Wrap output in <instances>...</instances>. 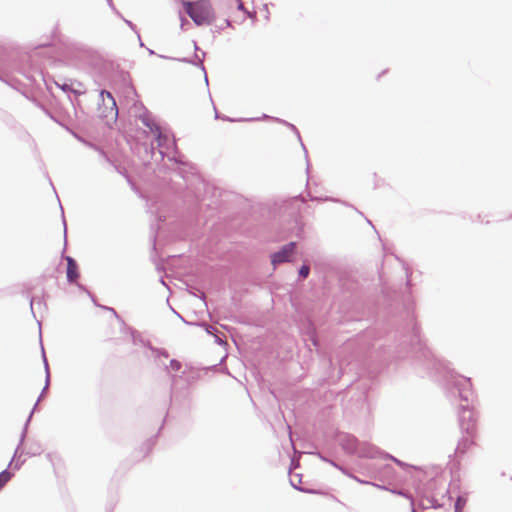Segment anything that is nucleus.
<instances>
[{
    "mask_svg": "<svg viewBox=\"0 0 512 512\" xmlns=\"http://www.w3.org/2000/svg\"><path fill=\"white\" fill-rule=\"evenodd\" d=\"M407 313L410 325L409 334L407 335L410 351L407 357L412 359L415 367L422 368L430 376L441 378L448 386L451 394L457 395L462 402H465V404H460L458 411L460 430L462 434L476 433L477 416L470 406L473 401L471 379L457 373L449 362L438 359L433 355L423 343L414 317L410 315L409 311Z\"/></svg>",
    "mask_w": 512,
    "mask_h": 512,
    "instance_id": "obj_1",
    "label": "nucleus"
},
{
    "mask_svg": "<svg viewBox=\"0 0 512 512\" xmlns=\"http://www.w3.org/2000/svg\"><path fill=\"white\" fill-rule=\"evenodd\" d=\"M336 440L341 448L348 454H357L360 458L390 459L400 467L405 465L403 461L380 450L377 446L368 442H360L357 437L350 433L339 432L337 433Z\"/></svg>",
    "mask_w": 512,
    "mask_h": 512,
    "instance_id": "obj_2",
    "label": "nucleus"
},
{
    "mask_svg": "<svg viewBox=\"0 0 512 512\" xmlns=\"http://www.w3.org/2000/svg\"><path fill=\"white\" fill-rule=\"evenodd\" d=\"M182 7L196 26L212 25L216 20V13L210 0H183Z\"/></svg>",
    "mask_w": 512,
    "mask_h": 512,
    "instance_id": "obj_3",
    "label": "nucleus"
},
{
    "mask_svg": "<svg viewBox=\"0 0 512 512\" xmlns=\"http://www.w3.org/2000/svg\"><path fill=\"white\" fill-rule=\"evenodd\" d=\"M41 350H42V360H43V363H44V368H45V385L36 401V403L34 404L30 414L28 415L25 423H24V426H23V429H22V432H21V435H20V439H19V443L16 447V450H15V455L17 454L19 448L21 445L24 444L25 440H26V437H27V433H28V427H29V424L32 420V417H33V414L34 412L37 410L38 408V403L41 401V399L46 395V393L48 392V389H49V385H50V371H49V364H48V361H47V358H46V354H45V351H44V348L43 346L41 345Z\"/></svg>",
    "mask_w": 512,
    "mask_h": 512,
    "instance_id": "obj_4",
    "label": "nucleus"
},
{
    "mask_svg": "<svg viewBox=\"0 0 512 512\" xmlns=\"http://www.w3.org/2000/svg\"><path fill=\"white\" fill-rule=\"evenodd\" d=\"M99 117L106 120L116 121L118 118V108L116 100L107 90H101L98 102Z\"/></svg>",
    "mask_w": 512,
    "mask_h": 512,
    "instance_id": "obj_5",
    "label": "nucleus"
},
{
    "mask_svg": "<svg viewBox=\"0 0 512 512\" xmlns=\"http://www.w3.org/2000/svg\"><path fill=\"white\" fill-rule=\"evenodd\" d=\"M121 332L129 334L134 345L141 344L147 347L153 353H157V356L164 355L165 358L169 357V353L166 349L154 347L151 342L149 340H145L141 333L135 328L124 324V327L121 328Z\"/></svg>",
    "mask_w": 512,
    "mask_h": 512,
    "instance_id": "obj_6",
    "label": "nucleus"
},
{
    "mask_svg": "<svg viewBox=\"0 0 512 512\" xmlns=\"http://www.w3.org/2000/svg\"><path fill=\"white\" fill-rule=\"evenodd\" d=\"M297 243L291 241L283 245L278 251L271 254V264L274 268L278 265L291 261L292 256L296 253Z\"/></svg>",
    "mask_w": 512,
    "mask_h": 512,
    "instance_id": "obj_7",
    "label": "nucleus"
},
{
    "mask_svg": "<svg viewBox=\"0 0 512 512\" xmlns=\"http://www.w3.org/2000/svg\"><path fill=\"white\" fill-rule=\"evenodd\" d=\"M158 153H159L161 159H164L166 157L169 161L174 162L179 166L187 165V163L184 161V156L179 152V150L177 148L175 139H173V141L171 143L170 150H167V151L159 150Z\"/></svg>",
    "mask_w": 512,
    "mask_h": 512,
    "instance_id": "obj_8",
    "label": "nucleus"
},
{
    "mask_svg": "<svg viewBox=\"0 0 512 512\" xmlns=\"http://www.w3.org/2000/svg\"><path fill=\"white\" fill-rule=\"evenodd\" d=\"M476 433L463 434L455 448L454 457L462 458L468 449L474 444Z\"/></svg>",
    "mask_w": 512,
    "mask_h": 512,
    "instance_id": "obj_9",
    "label": "nucleus"
},
{
    "mask_svg": "<svg viewBox=\"0 0 512 512\" xmlns=\"http://www.w3.org/2000/svg\"><path fill=\"white\" fill-rule=\"evenodd\" d=\"M15 458L16 455L14 454L11 461L8 464V467L0 472V491L5 487V485L12 479L14 475L13 472L9 470V468L13 466L14 470H19L25 462V460H17L14 463Z\"/></svg>",
    "mask_w": 512,
    "mask_h": 512,
    "instance_id": "obj_10",
    "label": "nucleus"
},
{
    "mask_svg": "<svg viewBox=\"0 0 512 512\" xmlns=\"http://www.w3.org/2000/svg\"><path fill=\"white\" fill-rule=\"evenodd\" d=\"M67 262L66 277L69 284H74L80 278L79 266L77 261L71 256H64Z\"/></svg>",
    "mask_w": 512,
    "mask_h": 512,
    "instance_id": "obj_11",
    "label": "nucleus"
},
{
    "mask_svg": "<svg viewBox=\"0 0 512 512\" xmlns=\"http://www.w3.org/2000/svg\"><path fill=\"white\" fill-rule=\"evenodd\" d=\"M205 55H206V53L202 52V57L201 58L199 57V55L197 53H195L194 54V59H190V58H186V57H183V58H172V59L173 60H177L179 62H183V63H189V64H192L194 66L199 67L201 69V71H203L205 83H206V85H208V83H209L208 76H207V73H206L205 66L203 64V59H204ZM160 57L164 58V59H171L170 57L163 56V55H160Z\"/></svg>",
    "mask_w": 512,
    "mask_h": 512,
    "instance_id": "obj_12",
    "label": "nucleus"
},
{
    "mask_svg": "<svg viewBox=\"0 0 512 512\" xmlns=\"http://www.w3.org/2000/svg\"><path fill=\"white\" fill-rule=\"evenodd\" d=\"M154 356H155V363L157 366L163 368V370L165 371V373L167 375L170 376L171 378V384H172V387H171V398L174 396V386L176 385V382L178 379H181L182 376H177V375H172L169 371V364H166V362L164 361L166 358L164 357V355H159L157 356V353H154Z\"/></svg>",
    "mask_w": 512,
    "mask_h": 512,
    "instance_id": "obj_13",
    "label": "nucleus"
},
{
    "mask_svg": "<svg viewBox=\"0 0 512 512\" xmlns=\"http://www.w3.org/2000/svg\"><path fill=\"white\" fill-rule=\"evenodd\" d=\"M20 447H22V445ZM43 451H44V448H43L42 444L40 443V441L31 440L28 443L26 450H21V448H19L17 453H20V456L25 454L29 457H33V456H38V455L42 454ZM17 455L18 454H16V456Z\"/></svg>",
    "mask_w": 512,
    "mask_h": 512,
    "instance_id": "obj_14",
    "label": "nucleus"
},
{
    "mask_svg": "<svg viewBox=\"0 0 512 512\" xmlns=\"http://www.w3.org/2000/svg\"><path fill=\"white\" fill-rule=\"evenodd\" d=\"M140 121L144 126L149 128V130L153 133L154 136L160 135V126L153 120L150 114L144 113L139 116Z\"/></svg>",
    "mask_w": 512,
    "mask_h": 512,
    "instance_id": "obj_15",
    "label": "nucleus"
},
{
    "mask_svg": "<svg viewBox=\"0 0 512 512\" xmlns=\"http://www.w3.org/2000/svg\"><path fill=\"white\" fill-rule=\"evenodd\" d=\"M154 137H155V141L157 143V146H158L159 150H164V151L170 150L171 143H172L173 140H170V137H169V135L166 132H164L160 128V135H159V137L158 136H154Z\"/></svg>",
    "mask_w": 512,
    "mask_h": 512,
    "instance_id": "obj_16",
    "label": "nucleus"
},
{
    "mask_svg": "<svg viewBox=\"0 0 512 512\" xmlns=\"http://www.w3.org/2000/svg\"><path fill=\"white\" fill-rule=\"evenodd\" d=\"M30 309H31V312H32L34 318L37 319L36 310H38L40 312L45 311L47 309V305L43 299L37 298V297H31L30 298Z\"/></svg>",
    "mask_w": 512,
    "mask_h": 512,
    "instance_id": "obj_17",
    "label": "nucleus"
},
{
    "mask_svg": "<svg viewBox=\"0 0 512 512\" xmlns=\"http://www.w3.org/2000/svg\"><path fill=\"white\" fill-rule=\"evenodd\" d=\"M306 336H307V339L312 343V345L314 347L317 348L320 346L319 339H318L317 333H316V328L313 325V323L310 321L308 322L307 327H306Z\"/></svg>",
    "mask_w": 512,
    "mask_h": 512,
    "instance_id": "obj_18",
    "label": "nucleus"
},
{
    "mask_svg": "<svg viewBox=\"0 0 512 512\" xmlns=\"http://www.w3.org/2000/svg\"><path fill=\"white\" fill-rule=\"evenodd\" d=\"M290 484H291V486L294 489H296L298 491H301V492H304V493H310V494H316L317 493L316 490L305 489V488L300 486V484H301V475L300 474L291 475L290 476Z\"/></svg>",
    "mask_w": 512,
    "mask_h": 512,
    "instance_id": "obj_19",
    "label": "nucleus"
},
{
    "mask_svg": "<svg viewBox=\"0 0 512 512\" xmlns=\"http://www.w3.org/2000/svg\"><path fill=\"white\" fill-rule=\"evenodd\" d=\"M276 122L281 123V124L287 126L288 128H290L296 134V136H297L298 140L300 141L301 146H302V148H303V150L305 152V157L307 158L308 157L307 150H306V147H305V145L303 144V142L301 140V136H300V133H299V130L297 129V127L294 124L289 123L286 120H283V119H280V118L276 119Z\"/></svg>",
    "mask_w": 512,
    "mask_h": 512,
    "instance_id": "obj_20",
    "label": "nucleus"
},
{
    "mask_svg": "<svg viewBox=\"0 0 512 512\" xmlns=\"http://www.w3.org/2000/svg\"><path fill=\"white\" fill-rule=\"evenodd\" d=\"M74 136H75L78 140H80V141H82L83 143H85L86 145H88L89 147H91V148H93L94 150L98 151V152H99V155H100V156H101L105 161H107V162H111L110 157H109V156L107 155V153H106L104 150H102L100 147L96 146V145H95V144H93V143H90V142L85 141L83 138H81V137L77 136L76 134H74Z\"/></svg>",
    "mask_w": 512,
    "mask_h": 512,
    "instance_id": "obj_21",
    "label": "nucleus"
},
{
    "mask_svg": "<svg viewBox=\"0 0 512 512\" xmlns=\"http://www.w3.org/2000/svg\"><path fill=\"white\" fill-rule=\"evenodd\" d=\"M467 503L465 495H458L454 503V512H462Z\"/></svg>",
    "mask_w": 512,
    "mask_h": 512,
    "instance_id": "obj_22",
    "label": "nucleus"
},
{
    "mask_svg": "<svg viewBox=\"0 0 512 512\" xmlns=\"http://www.w3.org/2000/svg\"><path fill=\"white\" fill-rule=\"evenodd\" d=\"M57 86L64 92H72L75 96H79L82 94L81 91H78L72 87L71 83L63 82L62 84L56 83Z\"/></svg>",
    "mask_w": 512,
    "mask_h": 512,
    "instance_id": "obj_23",
    "label": "nucleus"
},
{
    "mask_svg": "<svg viewBox=\"0 0 512 512\" xmlns=\"http://www.w3.org/2000/svg\"><path fill=\"white\" fill-rule=\"evenodd\" d=\"M214 111H215V119H220V120L228 121V122H244V120H245L243 118H232V117L220 114L217 111L215 106H214Z\"/></svg>",
    "mask_w": 512,
    "mask_h": 512,
    "instance_id": "obj_24",
    "label": "nucleus"
},
{
    "mask_svg": "<svg viewBox=\"0 0 512 512\" xmlns=\"http://www.w3.org/2000/svg\"><path fill=\"white\" fill-rule=\"evenodd\" d=\"M310 274V266L307 263H303L298 269V276L300 279H306Z\"/></svg>",
    "mask_w": 512,
    "mask_h": 512,
    "instance_id": "obj_25",
    "label": "nucleus"
},
{
    "mask_svg": "<svg viewBox=\"0 0 512 512\" xmlns=\"http://www.w3.org/2000/svg\"><path fill=\"white\" fill-rule=\"evenodd\" d=\"M118 77L124 86L130 85L131 79L128 72L120 70L118 71Z\"/></svg>",
    "mask_w": 512,
    "mask_h": 512,
    "instance_id": "obj_26",
    "label": "nucleus"
},
{
    "mask_svg": "<svg viewBox=\"0 0 512 512\" xmlns=\"http://www.w3.org/2000/svg\"><path fill=\"white\" fill-rule=\"evenodd\" d=\"M205 330H206V332L209 335H214L215 336L216 343H218V344H222L223 343V341L216 335V333H218V329L216 327L211 326V325H206Z\"/></svg>",
    "mask_w": 512,
    "mask_h": 512,
    "instance_id": "obj_27",
    "label": "nucleus"
},
{
    "mask_svg": "<svg viewBox=\"0 0 512 512\" xmlns=\"http://www.w3.org/2000/svg\"><path fill=\"white\" fill-rule=\"evenodd\" d=\"M309 198L311 201H318V202H324V201H333V202H340V200L338 199H335V198H332V197H316V196H312L310 193L308 194ZM342 204L344 205H347L345 202H342Z\"/></svg>",
    "mask_w": 512,
    "mask_h": 512,
    "instance_id": "obj_28",
    "label": "nucleus"
},
{
    "mask_svg": "<svg viewBox=\"0 0 512 512\" xmlns=\"http://www.w3.org/2000/svg\"><path fill=\"white\" fill-rule=\"evenodd\" d=\"M100 307V305H98ZM101 308H103L104 310H107V311H110L111 314H113L115 316V318L119 321V323H121L122 327H124V324L125 321L123 320V318L117 313V311L112 308V307H108V306H101Z\"/></svg>",
    "mask_w": 512,
    "mask_h": 512,
    "instance_id": "obj_29",
    "label": "nucleus"
},
{
    "mask_svg": "<svg viewBox=\"0 0 512 512\" xmlns=\"http://www.w3.org/2000/svg\"><path fill=\"white\" fill-rule=\"evenodd\" d=\"M182 368V363L177 359H171L169 361V370L179 371Z\"/></svg>",
    "mask_w": 512,
    "mask_h": 512,
    "instance_id": "obj_30",
    "label": "nucleus"
},
{
    "mask_svg": "<svg viewBox=\"0 0 512 512\" xmlns=\"http://www.w3.org/2000/svg\"><path fill=\"white\" fill-rule=\"evenodd\" d=\"M74 284H75V285H76L80 290L85 291V292H86V293L91 297V299H92L93 303H94L96 306H98V304L96 303V300H95L94 295H92V294L90 293V291H89V290H88V289H87L83 284L79 283L78 281H76V283H74Z\"/></svg>",
    "mask_w": 512,
    "mask_h": 512,
    "instance_id": "obj_31",
    "label": "nucleus"
},
{
    "mask_svg": "<svg viewBox=\"0 0 512 512\" xmlns=\"http://www.w3.org/2000/svg\"><path fill=\"white\" fill-rule=\"evenodd\" d=\"M156 438H157V435H155L154 437H151L150 439H148L146 441V443L144 444L145 447H146V450L147 452H149L150 450H152V448L154 447V445L156 444Z\"/></svg>",
    "mask_w": 512,
    "mask_h": 512,
    "instance_id": "obj_32",
    "label": "nucleus"
},
{
    "mask_svg": "<svg viewBox=\"0 0 512 512\" xmlns=\"http://www.w3.org/2000/svg\"><path fill=\"white\" fill-rule=\"evenodd\" d=\"M248 120L247 121H259V120H265V119H269V120H274L276 121V119H278L277 117H272V116H269L267 114H263L261 117H256V118H247Z\"/></svg>",
    "mask_w": 512,
    "mask_h": 512,
    "instance_id": "obj_33",
    "label": "nucleus"
},
{
    "mask_svg": "<svg viewBox=\"0 0 512 512\" xmlns=\"http://www.w3.org/2000/svg\"><path fill=\"white\" fill-rule=\"evenodd\" d=\"M120 17L124 20V22H125V23H126V24H127V25H128V26H129V27H130L134 32H135V33H137V32H138L137 27H136V25H135L133 22H131L130 20H127V19L123 18L122 16H120Z\"/></svg>",
    "mask_w": 512,
    "mask_h": 512,
    "instance_id": "obj_34",
    "label": "nucleus"
},
{
    "mask_svg": "<svg viewBox=\"0 0 512 512\" xmlns=\"http://www.w3.org/2000/svg\"><path fill=\"white\" fill-rule=\"evenodd\" d=\"M337 469H338V470H340L344 475H346V476H348V477L352 478L353 474H351V473L349 472V470H348L347 468H345L344 466L339 465Z\"/></svg>",
    "mask_w": 512,
    "mask_h": 512,
    "instance_id": "obj_35",
    "label": "nucleus"
},
{
    "mask_svg": "<svg viewBox=\"0 0 512 512\" xmlns=\"http://www.w3.org/2000/svg\"><path fill=\"white\" fill-rule=\"evenodd\" d=\"M145 151L147 154H150L151 157H153V155L155 154V148L153 146V144H151L149 147L148 146H145Z\"/></svg>",
    "mask_w": 512,
    "mask_h": 512,
    "instance_id": "obj_36",
    "label": "nucleus"
},
{
    "mask_svg": "<svg viewBox=\"0 0 512 512\" xmlns=\"http://www.w3.org/2000/svg\"><path fill=\"white\" fill-rule=\"evenodd\" d=\"M406 273V285L409 287L411 285L410 276L412 274L411 271L407 267L404 268Z\"/></svg>",
    "mask_w": 512,
    "mask_h": 512,
    "instance_id": "obj_37",
    "label": "nucleus"
},
{
    "mask_svg": "<svg viewBox=\"0 0 512 512\" xmlns=\"http://www.w3.org/2000/svg\"><path fill=\"white\" fill-rule=\"evenodd\" d=\"M308 454H313V455H317L322 461H328V458L325 457L323 454H321L320 452H307Z\"/></svg>",
    "mask_w": 512,
    "mask_h": 512,
    "instance_id": "obj_38",
    "label": "nucleus"
},
{
    "mask_svg": "<svg viewBox=\"0 0 512 512\" xmlns=\"http://www.w3.org/2000/svg\"><path fill=\"white\" fill-rule=\"evenodd\" d=\"M237 9H238V10H240V11H243V12H245V13H247V14L249 13V12L245 9L243 2H242V1H240V0L238 1Z\"/></svg>",
    "mask_w": 512,
    "mask_h": 512,
    "instance_id": "obj_39",
    "label": "nucleus"
},
{
    "mask_svg": "<svg viewBox=\"0 0 512 512\" xmlns=\"http://www.w3.org/2000/svg\"><path fill=\"white\" fill-rule=\"evenodd\" d=\"M181 28L184 29L185 25L189 24V21L180 14Z\"/></svg>",
    "mask_w": 512,
    "mask_h": 512,
    "instance_id": "obj_40",
    "label": "nucleus"
},
{
    "mask_svg": "<svg viewBox=\"0 0 512 512\" xmlns=\"http://www.w3.org/2000/svg\"><path fill=\"white\" fill-rule=\"evenodd\" d=\"M352 479H354L355 481L361 483V484H371L369 481H366V480H362L360 478H358L357 476H352Z\"/></svg>",
    "mask_w": 512,
    "mask_h": 512,
    "instance_id": "obj_41",
    "label": "nucleus"
},
{
    "mask_svg": "<svg viewBox=\"0 0 512 512\" xmlns=\"http://www.w3.org/2000/svg\"><path fill=\"white\" fill-rule=\"evenodd\" d=\"M393 493L397 494V495H401V496H404V497H409L405 491L403 490H393L392 491Z\"/></svg>",
    "mask_w": 512,
    "mask_h": 512,
    "instance_id": "obj_42",
    "label": "nucleus"
},
{
    "mask_svg": "<svg viewBox=\"0 0 512 512\" xmlns=\"http://www.w3.org/2000/svg\"><path fill=\"white\" fill-rule=\"evenodd\" d=\"M108 5L119 15L121 16V14L115 9L114 5H113V2L112 0H108Z\"/></svg>",
    "mask_w": 512,
    "mask_h": 512,
    "instance_id": "obj_43",
    "label": "nucleus"
},
{
    "mask_svg": "<svg viewBox=\"0 0 512 512\" xmlns=\"http://www.w3.org/2000/svg\"><path fill=\"white\" fill-rule=\"evenodd\" d=\"M329 464H331L333 467H335L336 469L338 468L339 464L336 463L335 461H333L332 459H329L328 458V461H327Z\"/></svg>",
    "mask_w": 512,
    "mask_h": 512,
    "instance_id": "obj_44",
    "label": "nucleus"
},
{
    "mask_svg": "<svg viewBox=\"0 0 512 512\" xmlns=\"http://www.w3.org/2000/svg\"><path fill=\"white\" fill-rule=\"evenodd\" d=\"M329 464H331L333 467H335L336 469L338 468L339 464L336 463L335 461H333L332 459H329L328 458V461H327Z\"/></svg>",
    "mask_w": 512,
    "mask_h": 512,
    "instance_id": "obj_45",
    "label": "nucleus"
},
{
    "mask_svg": "<svg viewBox=\"0 0 512 512\" xmlns=\"http://www.w3.org/2000/svg\"><path fill=\"white\" fill-rule=\"evenodd\" d=\"M136 35H137V38H138V40H139V45H140V47H144V43H143V42H142V40H141V37H140L139 32H137V33H136Z\"/></svg>",
    "mask_w": 512,
    "mask_h": 512,
    "instance_id": "obj_46",
    "label": "nucleus"
},
{
    "mask_svg": "<svg viewBox=\"0 0 512 512\" xmlns=\"http://www.w3.org/2000/svg\"><path fill=\"white\" fill-rule=\"evenodd\" d=\"M294 200H301L303 203L306 201L302 195H298V196L294 197Z\"/></svg>",
    "mask_w": 512,
    "mask_h": 512,
    "instance_id": "obj_47",
    "label": "nucleus"
},
{
    "mask_svg": "<svg viewBox=\"0 0 512 512\" xmlns=\"http://www.w3.org/2000/svg\"><path fill=\"white\" fill-rule=\"evenodd\" d=\"M225 27H231L232 23L229 19H225L224 21Z\"/></svg>",
    "mask_w": 512,
    "mask_h": 512,
    "instance_id": "obj_48",
    "label": "nucleus"
},
{
    "mask_svg": "<svg viewBox=\"0 0 512 512\" xmlns=\"http://www.w3.org/2000/svg\"><path fill=\"white\" fill-rule=\"evenodd\" d=\"M63 219V225H64V237L66 238V220L64 218V215L62 216Z\"/></svg>",
    "mask_w": 512,
    "mask_h": 512,
    "instance_id": "obj_49",
    "label": "nucleus"
},
{
    "mask_svg": "<svg viewBox=\"0 0 512 512\" xmlns=\"http://www.w3.org/2000/svg\"><path fill=\"white\" fill-rule=\"evenodd\" d=\"M224 28V24H221V26L217 27V32H220Z\"/></svg>",
    "mask_w": 512,
    "mask_h": 512,
    "instance_id": "obj_50",
    "label": "nucleus"
},
{
    "mask_svg": "<svg viewBox=\"0 0 512 512\" xmlns=\"http://www.w3.org/2000/svg\"><path fill=\"white\" fill-rule=\"evenodd\" d=\"M224 28V24H221V26L217 27V32H220Z\"/></svg>",
    "mask_w": 512,
    "mask_h": 512,
    "instance_id": "obj_51",
    "label": "nucleus"
},
{
    "mask_svg": "<svg viewBox=\"0 0 512 512\" xmlns=\"http://www.w3.org/2000/svg\"><path fill=\"white\" fill-rule=\"evenodd\" d=\"M147 50H148V53H149L150 55H154V54H155L154 50L149 49V48H148Z\"/></svg>",
    "mask_w": 512,
    "mask_h": 512,
    "instance_id": "obj_52",
    "label": "nucleus"
},
{
    "mask_svg": "<svg viewBox=\"0 0 512 512\" xmlns=\"http://www.w3.org/2000/svg\"><path fill=\"white\" fill-rule=\"evenodd\" d=\"M194 47H195V51L199 50V47L197 46V43L194 41Z\"/></svg>",
    "mask_w": 512,
    "mask_h": 512,
    "instance_id": "obj_53",
    "label": "nucleus"
},
{
    "mask_svg": "<svg viewBox=\"0 0 512 512\" xmlns=\"http://www.w3.org/2000/svg\"><path fill=\"white\" fill-rule=\"evenodd\" d=\"M384 298H385L387 301H389L390 296H389L388 294H385V295H384Z\"/></svg>",
    "mask_w": 512,
    "mask_h": 512,
    "instance_id": "obj_54",
    "label": "nucleus"
},
{
    "mask_svg": "<svg viewBox=\"0 0 512 512\" xmlns=\"http://www.w3.org/2000/svg\"><path fill=\"white\" fill-rule=\"evenodd\" d=\"M160 282H161V284L166 285V283H165L163 278H160Z\"/></svg>",
    "mask_w": 512,
    "mask_h": 512,
    "instance_id": "obj_55",
    "label": "nucleus"
},
{
    "mask_svg": "<svg viewBox=\"0 0 512 512\" xmlns=\"http://www.w3.org/2000/svg\"><path fill=\"white\" fill-rule=\"evenodd\" d=\"M289 438H290V441L292 443V446L294 447L291 433L289 434Z\"/></svg>",
    "mask_w": 512,
    "mask_h": 512,
    "instance_id": "obj_56",
    "label": "nucleus"
},
{
    "mask_svg": "<svg viewBox=\"0 0 512 512\" xmlns=\"http://www.w3.org/2000/svg\"><path fill=\"white\" fill-rule=\"evenodd\" d=\"M105 66H106V67H108V66H109V67L113 68V64H111V63H109V64H105Z\"/></svg>",
    "mask_w": 512,
    "mask_h": 512,
    "instance_id": "obj_57",
    "label": "nucleus"
},
{
    "mask_svg": "<svg viewBox=\"0 0 512 512\" xmlns=\"http://www.w3.org/2000/svg\"><path fill=\"white\" fill-rule=\"evenodd\" d=\"M373 485L376 486L377 488L385 489L384 487H382L380 485H376V484H373Z\"/></svg>",
    "mask_w": 512,
    "mask_h": 512,
    "instance_id": "obj_58",
    "label": "nucleus"
},
{
    "mask_svg": "<svg viewBox=\"0 0 512 512\" xmlns=\"http://www.w3.org/2000/svg\"><path fill=\"white\" fill-rule=\"evenodd\" d=\"M412 512H418L414 507H412Z\"/></svg>",
    "mask_w": 512,
    "mask_h": 512,
    "instance_id": "obj_59",
    "label": "nucleus"
},
{
    "mask_svg": "<svg viewBox=\"0 0 512 512\" xmlns=\"http://www.w3.org/2000/svg\"><path fill=\"white\" fill-rule=\"evenodd\" d=\"M511 479H512V477H511Z\"/></svg>",
    "mask_w": 512,
    "mask_h": 512,
    "instance_id": "obj_60",
    "label": "nucleus"
}]
</instances>
